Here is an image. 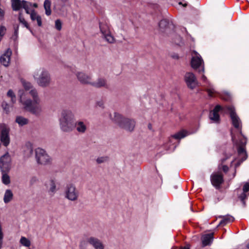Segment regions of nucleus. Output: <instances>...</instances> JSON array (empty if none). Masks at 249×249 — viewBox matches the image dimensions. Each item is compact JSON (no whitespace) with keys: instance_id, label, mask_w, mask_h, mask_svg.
<instances>
[{"instance_id":"12","label":"nucleus","mask_w":249,"mask_h":249,"mask_svg":"<svg viewBox=\"0 0 249 249\" xmlns=\"http://www.w3.org/2000/svg\"><path fill=\"white\" fill-rule=\"evenodd\" d=\"M12 54V52L10 49H7L4 52L0 57V62L1 65L6 67L9 66Z\"/></svg>"},{"instance_id":"50","label":"nucleus","mask_w":249,"mask_h":249,"mask_svg":"<svg viewBox=\"0 0 249 249\" xmlns=\"http://www.w3.org/2000/svg\"><path fill=\"white\" fill-rule=\"evenodd\" d=\"M223 170L224 171V172H227L228 170V166H226V165H224L223 166Z\"/></svg>"},{"instance_id":"11","label":"nucleus","mask_w":249,"mask_h":249,"mask_svg":"<svg viewBox=\"0 0 249 249\" xmlns=\"http://www.w3.org/2000/svg\"><path fill=\"white\" fill-rule=\"evenodd\" d=\"M110 119L112 121L120 127H122L126 121L127 118L124 117L119 113L114 112L113 114L109 113Z\"/></svg>"},{"instance_id":"43","label":"nucleus","mask_w":249,"mask_h":249,"mask_svg":"<svg viewBox=\"0 0 249 249\" xmlns=\"http://www.w3.org/2000/svg\"><path fill=\"white\" fill-rule=\"evenodd\" d=\"M220 97L223 100H225L226 101L229 100L231 99L230 94L228 92H224L222 94L220 95Z\"/></svg>"},{"instance_id":"29","label":"nucleus","mask_w":249,"mask_h":249,"mask_svg":"<svg viewBox=\"0 0 249 249\" xmlns=\"http://www.w3.org/2000/svg\"><path fill=\"white\" fill-rule=\"evenodd\" d=\"M1 107L3 109V110L6 114H8L10 112L11 109L13 107V106L12 105H11L7 101H4V100H3L1 102Z\"/></svg>"},{"instance_id":"18","label":"nucleus","mask_w":249,"mask_h":249,"mask_svg":"<svg viewBox=\"0 0 249 249\" xmlns=\"http://www.w3.org/2000/svg\"><path fill=\"white\" fill-rule=\"evenodd\" d=\"M88 242L94 249H105L103 242L97 238L91 237L88 238Z\"/></svg>"},{"instance_id":"41","label":"nucleus","mask_w":249,"mask_h":249,"mask_svg":"<svg viewBox=\"0 0 249 249\" xmlns=\"http://www.w3.org/2000/svg\"><path fill=\"white\" fill-rule=\"evenodd\" d=\"M18 20L19 22L24 25V27L29 29L31 31L29 28L28 23L26 22L24 18L22 16L21 13H19V14Z\"/></svg>"},{"instance_id":"38","label":"nucleus","mask_w":249,"mask_h":249,"mask_svg":"<svg viewBox=\"0 0 249 249\" xmlns=\"http://www.w3.org/2000/svg\"><path fill=\"white\" fill-rule=\"evenodd\" d=\"M7 172L2 173L1 178L2 182L5 185H8L10 183V178Z\"/></svg>"},{"instance_id":"34","label":"nucleus","mask_w":249,"mask_h":249,"mask_svg":"<svg viewBox=\"0 0 249 249\" xmlns=\"http://www.w3.org/2000/svg\"><path fill=\"white\" fill-rule=\"evenodd\" d=\"M33 153V148L31 145H26L24 148V154L27 158L30 157Z\"/></svg>"},{"instance_id":"57","label":"nucleus","mask_w":249,"mask_h":249,"mask_svg":"<svg viewBox=\"0 0 249 249\" xmlns=\"http://www.w3.org/2000/svg\"><path fill=\"white\" fill-rule=\"evenodd\" d=\"M148 127H149V128H150V127H151L150 125H149L148 126Z\"/></svg>"},{"instance_id":"53","label":"nucleus","mask_w":249,"mask_h":249,"mask_svg":"<svg viewBox=\"0 0 249 249\" xmlns=\"http://www.w3.org/2000/svg\"><path fill=\"white\" fill-rule=\"evenodd\" d=\"M181 249H190V248H189V246H187L184 247Z\"/></svg>"},{"instance_id":"40","label":"nucleus","mask_w":249,"mask_h":249,"mask_svg":"<svg viewBox=\"0 0 249 249\" xmlns=\"http://www.w3.org/2000/svg\"><path fill=\"white\" fill-rule=\"evenodd\" d=\"M25 2L23 3L22 7L25 9L26 13L28 14H30L31 12H30V8L32 7V4L28 2L27 1L24 0Z\"/></svg>"},{"instance_id":"54","label":"nucleus","mask_w":249,"mask_h":249,"mask_svg":"<svg viewBox=\"0 0 249 249\" xmlns=\"http://www.w3.org/2000/svg\"><path fill=\"white\" fill-rule=\"evenodd\" d=\"M2 244V240H0V249H1V248Z\"/></svg>"},{"instance_id":"35","label":"nucleus","mask_w":249,"mask_h":249,"mask_svg":"<svg viewBox=\"0 0 249 249\" xmlns=\"http://www.w3.org/2000/svg\"><path fill=\"white\" fill-rule=\"evenodd\" d=\"M7 96L11 99V103L12 104H14L16 102V96L14 91L10 89L7 92Z\"/></svg>"},{"instance_id":"21","label":"nucleus","mask_w":249,"mask_h":249,"mask_svg":"<svg viewBox=\"0 0 249 249\" xmlns=\"http://www.w3.org/2000/svg\"><path fill=\"white\" fill-rule=\"evenodd\" d=\"M135 126V121L132 119L127 118L122 128L127 131H132L134 130Z\"/></svg>"},{"instance_id":"33","label":"nucleus","mask_w":249,"mask_h":249,"mask_svg":"<svg viewBox=\"0 0 249 249\" xmlns=\"http://www.w3.org/2000/svg\"><path fill=\"white\" fill-rule=\"evenodd\" d=\"M15 121L20 126L24 125L28 123L27 119L20 116H17Z\"/></svg>"},{"instance_id":"56","label":"nucleus","mask_w":249,"mask_h":249,"mask_svg":"<svg viewBox=\"0 0 249 249\" xmlns=\"http://www.w3.org/2000/svg\"><path fill=\"white\" fill-rule=\"evenodd\" d=\"M148 127H149V128H150V127H151L150 125H149L148 126Z\"/></svg>"},{"instance_id":"55","label":"nucleus","mask_w":249,"mask_h":249,"mask_svg":"<svg viewBox=\"0 0 249 249\" xmlns=\"http://www.w3.org/2000/svg\"><path fill=\"white\" fill-rule=\"evenodd\" d=\"M246 247L248 249H249V242L247 243Z\"/></svg>"},{"instance_id":"27","label":"nucleus","mask_w":249,"mask_h":249,"mask_svg":"<svg viewBox=\"0 0 249 249\" xmlns=\"http://www.w3.org/2000/svg\"><path fill=\"white\" fill-rule=\"evenodd\" d=\"M13 197V194L10 189H7L4 193L3 196V201L5 203H8L11 201Z\"/></svg>"},{"instance_id":"36","label":"nucleus","mask_w":249,"mask_h":249,"mask_svg":"<svg viewBox=\"0 0 249 249\" xmlns=\"http://www.w3.org/2000/svg\"><path fill=\"white\" fill-rule=\"evenodd\" d=\"M189 133L188 132L185 130H182L178 133L175 134L173 136V137L176 139H181L184 138L186 136L188 135Z\"/></svg>"},{"instance_id":"16","label":"nucleus","mask_w":249,"mask_h":249,"mask_svg":"<svg viewBox=\"0 0 249 249\" xmlns=\"http://www.w3.org/2000/svg\"><path fill=\"white\" fill-rule=\"evenodd\" d=\"M48 72V71L43 68H39L34 71L32 76L35 81L36 83L40 80V78L43 77Z\"/></svg>"},{"instance_id":"19","label":"nucleus","mask_w":249,"mask_h":249,"mask_svg":"<svg viewBox=\"0 0 249 249\" xmlns=\"http://www.w3.org/2000/svg\"><path fill=\"white\" fill-rule=\"evenodd\" d=\"M222 109L221 107L219 105H217L213 110L210 113V119L213 122L218 123L219 120V116L218 112Z\"/></svg>"},{"instance_id":"13","label":"nucleus","mask_w":249,"mask_h":249,"mask_svg":"<svg viewBox=\"0 0 249 249\" xmlns=\"http://www.w3.org/2000/svg\"><path fill=\"white\" fill-rule=\"evenodd\" d=\"M76 76L81 83L91 85L92 78L90 75L82 71H78L76 73Z\"/></svg>"},{"instance_id":"44","label":"nucleus","mask_w":249,"mask_h":249,"mask_svg":"<svg viewBox=\"0 0 249 249\" xmlns=\"http://www.w3.org/2000/svg\"><path fill=\"white\" fill-rule=\"evenodd\" d=\"M55 28L60 31L62 28V22L59 19H57L55 22Z\"/></svg>"},{"instance_id":"14","label":"nucleus","mask_w":249,"mask_h":249,"mask_svg":"<svg viewBox=\"0 0 249 249\" xmlns=\"http://www.w3.org/2000/svg\"><path fill=\"white\" fill-rule=\"evenodd\" d=\"M52 82V79L49 72L47 73L43 77L36 82L37 85L41 88L49 87Z\"/></svg>"},{"instance_id":"39","label":"nucleus","mask_w":249,"mask_h":249,"mask_svg":"<svg viewBox=\"0 0 249 249\" xmlns=\"http://www.w3.org/2000/svg\"><path fill=\"white\" fill-rule=\"evenodd\" d=\"M19 242L22 246L25 247H29L31 246L30 241L25 237L22 236Z\"/></svg>"},{"instance_id":"47","label":"nucleus","mask_w":249,"mask_h":249,"mask_svg":"<svg viewBox=\"0 0 249 249\" xmlns=\"http://www.w3.org/2000/svg\"><path fill=\"white\" fill-rule=\"evenodd\" d=\"M231 137H232V140L233 142H235V140H236V137L233 134V131L231 130Z\"/></svg>"},{"instance_id":"3","label":"nucleus","mask_w":249,"mask_h":249,"mask_svg":"<svg viewBox=\"0 0 249 249\" xmlns=\"http://www.w3.org/2000/svg\"><path fill=\"white\" fill-rule=\"evenodd\" d=\"M79 192L73 183L67 184L64 190L65 198L71 201H76L79 197Z\"/></svg>"},{"instance_id":"24","label":"nucleus","mask_w":249,"mask_h":249,"mask_svg":"<svg viewBox=\"0 0 249 249\" xmlns=\"http://www.w3.org/2000/svg\"><path fill=\"white\" fill-rule=\"evenodd\" d=\"M201 79L206 83V85H204V86L207 87V91L210 96H212L213 93L214 92V89L213 88L212 85L208 81L207 77L205 76L204 74H202L201 76Z\"/></svg>"},{"instance_id":"9","label":"nucleus","mask_w":249,"mask_h":249,"mask_svg":"<svg viewBox=\"0 0 249 249\" xmlns=\"http://www.w3.org/2000/svg\"><path fill=\"white\" fill-rule=\"evenodd\" d=\"M184 79L187 86L190 89H194L199 86L196 75L193 72H186L184 75Z\"/></svg>"},{"instance_id":"17","label":"nucleus","mask_w":249,"mask_h":249,"mask_svg":"<svg viewBox=\"0 0 249 249\" xmlns=\"http://www.w3.org/2000/svg\"><path fill=\"white\" fill-rule=\"evenodd\" d=\"M9 130L5 127L2 128L0 133V140L1 142L5 146H7L10 142L9 135Z\"/></svg>"},{"instance_id":"48","label":"nucleus","mask_w":249,"mask_h":249,"mask_svg":"<svg viewBox=\"0 0 249 249\" xmlns=\"http://www.w3.org/2000/svg\"><path fill=\"white\" fill-rule=\"evenodd\" d=\"M172 57L174 58V59H178L179 58V56H178V54H173L172 55Z\"/></svg>"},{"instance_id":"8","label":"nucleus","mask_w":249,"mask_h":249,"mask_svg":"<svg viewBox=\"0 0 249 249\" xmlns=\"http://www.w3.org/2000/svg\"><path fill=\"white\" fill-rule=\"evenodd\" d=\"M11 158L8 153H6L0 158V169L2 173L8 172L11 167Z\"/></svg>"},{"instance_id":"26","label":"nucleus","mask_w":249,"mask_h":249,"mask_svg":"<svg viewBox=\"0 0 249 249\" xmlns=\"http://www.w3.org/2000/svg\"><path fill=\"white\" fill-rule=\"evenodd\" d=\"M213 234H209L204 235L202 238V242L203 246L210 245L213 241Z\"/></svg>"},{"instance_id":"49","label":"nucleus","mask_w":249,"mask_h":249,"mask_svg":"<svg viewBox=\"0 0 249 249\" xmlns=\"http://www.w3.org/2000/svg\"><path fill=\"white\" fill-rule=\"evenodd\" d=\"M97 105L100 107H104V103L103 102H98L97 103Z\"/></svg>"},{"instance_id":"10","label":"nucleus","mask_w":249,"mask_h":249,"mask_svg":"<svg viewBox=\"0 0 249 249\" xmlns=\"http://www.w3.org/2000/svg\"><path fill=\"white\" fill-rule=\"evenodd\" d=\"M238 137L240 139V141L239 142H235V143H236V144L238 145V153L239 156L242 157V162L247 158V155L244 147L246 144L247 139L242 134L241 135L240 134L239 136H238Z\"/></svg>"},{"instance_id":"42","label":"nucleus","mask_w":249,"mask_h":249,"mask_svg":"<svg viewBox=\"0 0 249 249\" xmlns=\"http://www.w3.org/2000/svg\"><path fill=\"white\" fill-rule=\"evenodd\" d=\"M108 160V157L106 156L100 157L96 159V162L98 164L104 163Z\"/></svg>"},{"instance_id":"23","label":"nucleus","mask_w":249,"mask_h":249,"mask_svg":"<svg viewBox=\"0 0 249 249\" xmlns=\"http://www.w3.org/2000/svg\"><path fill=\"white\" fill-rule=\"evenodd\" d=\"M30 15L32 21H36L38 26H42V18L40 16L35 10H32Z\"/></svg>"},{"instance_id":"46","label":"nucleus","mask_w":249,"mask_h":249,"mask_svg":"<svg viewBox=\"0 0 249 249\" xmlns=\"http://www.w3.org/2000/svg\"><path fill=\"white\" fill-rule=\"evenodd\" d=\"M3 237V234L2 231V227L0 224V240H2Z\"/></svg>"},{"instance_id":"45","label":"nucleus","mask_w":249,"mask_h":249,"mask_svg":"<svg viewBox=\"0 0 249 249\" xmlns=\"http://www.w3.org/2000/svg\"><path fill=\"white\" fill-rule=\"evenodd\" d=\"M6 28L3 26H0V38H2L6 33Z\"/></svg>"},{"instance_id":"20","label":"nucleus","mask_w":249,"mask_h":249,"mask_svg":"<svg viewBox=\"0 0 249 249\" xmlns=\"http://www.w3.org/2000/svg\"><path fill=\"white\" fill-rule=\"evenodd\" d=\"M74 127H75L76 131L80 133H84L87 128V125L86 123L78 121L74 123Z\"/></svg>"},{"instance_id":"7","label":"nucleus","mask_w":249,"mask_h":249,"mask_svg":"<svg viewBox=\"0 0 249 249\" xmlns=\"http://www.w3.org/2000/svg\"><path fill=\"white\" fill-rule=\"evenodd\" d=\"M191 64L192 67L195 70H197L201 67V69L198 71L199 72H204V62L201 56L196 52H194L192 54Z\"/></svg>"},{"instance_id":"28","label":"nucleus","mask_w":249,"mask_h":249,"mask_svg":"<svg viewBox=\"0 0 249 249\" xmlns=\"http://www.w3.org/2000/svg\"><path fill=\"white\" fill-rule=\"evenodd\" d=\"M243 194L239 196L241 200L243 202V204L245 205V203L244 201V199L246 198L247 196L245 194L247 192L249 191V183L248 182H246L243 188Z\"/></svg>"},{"instance_id":"22","label":"nucleus","mask_w":249,"mask_h":249,"mask_svg":"<svg viewBox=\"0 0 249 249\" xmlns=\"http://www.w3.org/2000/svg\"><path fill=\"white\" fill-rule=\"evenodd\" d=\"M91 85L96 88L107 87V82L106 79L99 78L95 82L92 81Z\"/></svg>"},{"instance_id":"25","label":"nucleus","mask_w":249,"mask_h":249,"mask_svg":"<svg viewBox=\"0 0 249 249\" xmlns=\"http://www.w3.org/2000/svg\"><path fill=\"white\" fill-rule=\"evenodd\" d=\"M24 0H11V6L14 11H17L19 10L22 7Z\"/></svg>"},{"instance_id":"37","label":"nucleus","mask_w":249,"mask_h":249,"mask_svg":"<svg viewBox=\"0 0 249 249\" xmlns=\"http://www.w3.org/2000/svg\"><path fill=\"white\" fill-rule=\"evenodd\" d=\"M234 220V218L231 215H227L224 216L223 219L220 221L218 226L221 225H226V224L232 222Z\"/></svg>"},{"instance_id":"1","label":"nucleus","mask_w":249,"mask_h":249,"mask_svg":"<svg viewBox=\"0 0 249 249\" xmlns=\"http://www.w3.org/2000/svg\"><path fill=\"white\" fill-rule=\"evenodd\" d=\"M22 86L25 90H29V94L32 99L26 97V93L23 89H19L18 91L19 102L24 106L27 110L33 114L39 115L42 111L41 106V99L39 97L37 89L34 88L32 84L24 79L21 80Z\"/></svg>"},{"instance_id":"4","label":"nucleus","mask_w":249,"mask_h":249,"mask_svg":"<svg viewBox=\"0 0 249 249\" xmlns=\"http://www.w3.org/2000/svg\"><path fill=\"white\" fill-rule=\"evenodd\" d=\"M35 157L38 164L45 165L52 163V158L42 148L38 147L36 149Z\"/></svg>"},{"instance_id":"32","label":"nucleus","mask_w":249,"mask_h":249,"mask_svg":"<svg viewBox=\"0 0 249 249\" xmlns=\"http://www.w3.org/2000/svg\"><path fill=\"white\" fill-rule=\"evenodd\" d=\"M159 28L160 30L162 32H165L166 31L168 26H169V22L166 19H162L159 22Z\"/></svg>"},{"instance_id":"31","label":"nucleus","mask_w":249,"mask_h":249,"mask_svg":"<svg viewBox=\"0 0 249 249\" xmlns=\"http://www.w3.org/2000/svg\"><path fill=\"white\" fill-rule=\"evenodd\" d=\"M51 2L50 0H45L44 2V8L45 10V14L49 16L51 15Z\"/></svg>"},{"instance_id":"15","label":"nucleus","mask_w":249,"mask_h":249,"mask_svg":"<svg viewBox=\"0 0 249 249\" xmlns=\"http://www.w3.org/2000/svg\"><path fill=\"white\" fill-rule=\"evenodd\" d=\"M212 184L216 188H218L223 181V176L220 173H213L211 177Z\"/></svg>"},{"instance_id":"2","label":"nucleus","mask_w":249,"mask_h":249,"mask_svg":"<svg viewBox=\"0 0 249 249\" xmlns=\"http://www.w3.org/2000/svg\"><path fill=\"white\" fill-rule=\"evenodd\" d=\"M74 115L69 110H64L61 112L59 118L61 129L64 132H71L74 128Z\"/></svg>"},{"instance_id":"6","label":"nucleus","mask_w":249,"mask_h":249,"mask_svg":"<svg viewBox=\"0 0 249 249\" xmlns=\"http://www.w3.org/2000/svg\"><path fill=\"white\" fill-rule=\"evenodd\" d=\"M99 28L101 33L102 35V37L109 43H114L115 42V39L110 31L108 25L105 22H100Z\"/></svg>"},{"instance_id":"52","label":"nucleus","mask_w":249,"mask_h":249,"mask_svg":"<svg viewBox=\"0 0 249 249\" xmlns=\"http://www.w3.org/2000/svg\"><path fill=\"white\" fill-rule=\"evenodd\" d=\"M37 6H38V5H37V3H35L32 4V7H34L35 8H37Z\"/></svg>"},{"instance_id":"51","label":"nucleus","mask_w":249,"mask_h":249,"mask_svg":"<svg viewBox=\"0 0 249 249\" xmlns=\"http://www.w3.org/2000/svg\"><path fill=\"white\" fill-rule=\"evenodd\" d=\"M36 180V178H33L31 179V183H33L34 182H35Z\"/></svg>"},{"instance_id":"5","label":"nucleus","mask_w":249,"mask_h":249,"mask_svg":"<svg viewBox=\"0 0 249 249\" xmlns=\"http://www.w3.org/2000/svg\"><path fill=\"white\" fill-rule=\"evenodd\" d=\"M223 109L225 111L229 113L230 115L231 119V121L232 124L233 126L236 129H237L239 133H240L241 135H242L241 133V128H242V123L240 119L237 116L236 113L235 112V109L234 107L232 106H226Z\"/></svg>"},{"instance_id":"30","label":"nucleus","mask_w":249,"mask_h":249,"mask_svg":"<svg viewBox=\"0 0 249 249\" xmlns=\"http://www.w3.org/2000/svg\"><path fill=\"white\" fill-rule=\"evenodd\" d=\"M49 191L54 193L56 191V181L54 179H51L49 181Z\"/></svg>"}]
</instances>
